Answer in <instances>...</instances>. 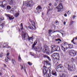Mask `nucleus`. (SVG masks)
<instances>
[{"label": "nucleus", "instance_id": "nucleus-1", "mask_svg": "<svg viewBox=\"0 0 77 77\" xmlns=\"http://www.w3.org/2000/svg\"><path fill=\"white\" fill-rule=\"evenodd\" d=\"M22 37L23 40H26V39L28 38V41L29 42L31 40L33 41V37L32 36L31 37H29L27 33L23 32L22 34Z\"/></svg>", "mask_w": 77, "mask_h": 77}, {"label": "nucleus", "instance_id": "nucleus-2", "mask_svg": "<svg viewBox=\"0 0 77 77\" xmlns=\"http://www.w3.org/2000/svg\"><path fill=\"white\" fill-rule=\"evenodd\" d=\"M43 73L44 75H46V76L47 77H50L51 73L50 72H48V69L44 68L43 69Z\"/></svg>", "mask_w": 77, "mask_h": 77}, {"label": "nucleus", "instance_id": "nucleus-3", "mask_svg": "<svg viewBox=\"0 0 77 77\" xmlns=\"http://www.w3.org/2000/svg\"><path fill=\"white\" fill-rule=\"evenodd\" d=\"M51 56L53 59L57 60L59 59V55L58 53H54L51 55Z\"/></svg>", "mask_w": 77, "mask_h": 77}, {"label": "nucleus", "instance_id": "nucleus-4", "mask_svg": "<svg viewBox=\"0 0 77 77\" xmlns=\"http://www.w3.org/2000/svg\"><path fill=\"white\" fill-rule=\"evenodd\" d=\"M51 48H52V50H54V51H59L60 50V47L58 46L52 45L51 46Z\"/></svg>", "mask_w": 77, "mask_h": 77}, {"label": "nucleus", "instance_id": "nucleus-5", "mask_svg": "<svg viewBox=\"0 0 77 77\" xmlns=\"http://www.w3.org/2000/svg\"><path fill=\"white\" fill-rule=\"evenodd\" d=\"M68 54L71 56H75L77 54V52L74 50H71L69 51Z\"/></svg>", "mask_w": 77, "mask_h": 77}, {"label": "nucleus", "instance_id": "nucleus-6", "mask_svg": "<svg viewBox=\"0 0 77 77\" xmlns=\"http://www.w3.org/2000/svg\"><path fill=\"white\" fill-rule=\"evenodd\" d=\"M56 8L57 9V12H59L63 9V6L62 4L60 3L58 6L56 7Z\"/></svg>", "mask_w": 77, "mask_h": 77}, {"label": "nucleus", "instance_id": "nucleus-7", "mask_svg": "<svg viewBox=\"0 0 77 77\" xmlns=\"http://www.w3.org/2000/svg\"><path fill=\"white\" fill-rule=\"evenodd\" d=\"M32 24V26L31 27L28 26L27 27H26V29H32V30H33L35 29L36 28H35V22L34 21H32L31 22Z\"/></svg>", "mask_w": 77, "mask_h": 77}, {"label": "nucleus", "instance_id": "nucleus-8", "mask_svg": "<svg viewBox=\"0 0 77 77\" xmlns=\"http://www.w3.org/2000/svg\"><path fill=\"white\" fill-rule=\"evenodd\" d=\"M48 47L47 46H45L44 48L43 49L42 51L43 53H46L47 54H49L50 53L48 52Z\"/></svg>", "mask_w": 77, "mask_h": 77}, {"label": "nucleus", "instance_id": "nucleus-9", "mask_svg": "<svg viewBox=\"0 0 77 77\" xmlns=\"http://www.w3.org/2000/svg\"><path fill=\"white\" fill-rule=\"evenodd\" d=\"M26 5L28 7H32V5H34V2L32 1H28Z\"/></svg>", "mask_w": 77, "mask_h": 77}, {"label": "nucleus", "instance_id": "nucleus-10", "mask_svg": "<svg viewBox=\"0 0 77 77\" xmlns=\"http://www.w3.org/2000/svg\"><path fill=\"white\" fill-rule=\"evenodd\" d=\"M8 2L11 5H13L15 3V1L14 0H8Z\"/></svg>", "mask_w": 77, "mask_h": 77}, {"label": "nucleus", "instance_id": "nucleus-11", "mask_svg": "<svg viewBox=\"0 0 77 77\" xmlns=\"http://www.w3.org/2000/svg\"><path fill=\"white\" fill-rule=\"evenodd\" d=\"M45 64H46V65H48L49 66V68H50L51 66V64L50 63V62L48 61H44Z\"/></svg>", "mask_w": 77, "mask_h": 77}, {"label": "nucleus", "instance_id": "nucleus-12", "mask_svg": "<svg viewBox=\"0 0 77 77\" xmlns=\"http://www.w3.org/2000/svg\"><path fill=\"white\" fill-rule=\"evenodd\" d=\"M61 47L62 48V49L63 51V52L64 53H66V49L65 48L63 47V45H61Z\"/></svg>", "mask_w": 77, "mask_h": 77}, {"label": "nucleus", "instance_id": "nucleus-13", "mask_svg": "<svg viewBox=\"0 0 77 77\" xmlns=\"http://www.w3.org/2000/svg\"><path fill=\"white\" fill-rule=\"evenodd\" d=\"M51 74L53 75H54V76H57V72L53 70L52 71Z\"/></svg>", "mask_w": 77, "mask_h": 77}, {"label": "nucleus", "instance_id": "nucleus-14", "mask_svg": "<svg viewBox=\"0 0 77 77\" xmlns=\"http://www.w3.org/2000/svg\"><path fill=\"white\" fill-rule=\"evenodd\" d=\"M60 77H66L65 75H64V73L62 72H60Z\"/></svg>", "mask_w": 77, "mask_h": 77}, {"label": "nucleus", "instance_id": "nucleus-15", "mask_svg": "<svg viewBox=\"0 0 77 77\" xmlns=\"http://www.w3.org/2000/svg\"><path fill=\"white\" fill-rule=\"evenodd\" d=\"M5 5H6V2H1V4H0V6L2 8H4L5 7Z\"/></svg>", "mask_w": 77, "mask_h": 77}, {"label": "nucleus", "instance_id": "nucleus-16", "mask_svg": "<svg viewBox=\"0 0 77 77\" xmlns=\"http://www.w3.org/2000/svg\"><path fill=\"white\" fill-rule=\"evenodd\" d=\"M37 43H38V42H37V40H35V42H34V44L32 46V49H33V48H34V47H35V46L36 45V44Z\"/></svg>", "mask_w": 77, "mask_h": 77}, {"label": "nucleus", "instance_id": "nucleus-17", "mask_svg": "<svg viewBox=\"0 0 77 77\" xmlns=\"http://www.w3.org/2000/svg\"><path fill=\"white\" fill-rule=\"evenodd\" d=\"M53 6L52 7H50L49 6H48V9L49 10V11H51L52 10H53Z\"/></svg>", "mask_w": 77, "mask_h": 77}, {"label": "nucleus", "instance_id": "nucleus-18", "mask_svg": "<svg viewBox=\"0 0 77 77\" xmlns=\"http://www.w3.org/2000/svg\"><path fill=\"white\" fill-rule=\"evenodd\" d=\"M74 69L73 68H68V70L69 71H72L74 70Z\"/></svg>", "mask_w": 77, "mask_h": 77}, {"label": "nucleus", "instance_id": "nucleus-19", "mask_svg": "<svg viewBox=\"0 0 77 77\" xmlns=\"http://www.w3.org/2000/svg\"><path fill=\"white\" fill-rule=\"evenodd\" d=\"M71 60L72 62H75V61H76L77 60V58L74 59V58H71Z\"/></svg>", "mask_w": 77, "mask_h": 77}, {"label": "nucleus", "instance_id": "nucleus-20", "mask_svg": "<svg viewBox=\"0 0 77 77\" xmlns=\"http://www.w3.org/2000/svg\"><path fill=\"white\" fill-rule=\"evenodd\" d=\"M8 17L9 19L10 20H14V17L12 18V17L9 16V15L8 14Z\"/></svg>", "mask_w": 77, "mask_h": 77}, {"label": "nucleus", "instance_id": "nucleus-21", "mask_svg": "<svg viewBox=\"0 0 77 77\" xmlns=\"http://www.w3.org/2000/svg\"><path fill=\"white\" fill-rule=\"evenodd\" d=\"M12 62L13 65H14L15 64V60L14 59H12Z\"/></svg>", "mask_w": 77, "mask_h": 77}, {"label": "nucleus", "instance_id": "nucleus-22", "mask_svg": "<svg viewBox=\"0 0 77 77\" xmlns=\"http://www.w3.org/2000/svg\"><path fill=\"white\" fill-rule=\"evenodd\" d=\"M20 15L19 13H17L15 14L14 16L15 17L17 18V17L18 16V15Z\"/></svg>", "mask_w": 77, "mask_h": 77}, {"label": "nucleus", "instance_id": "nucleus-23", "mask_svg": "<svg viewBox=\"0 0 77 77\" xmlns=\"http://www.w3.org/2000/svg\"><path fill=\"white\" fill-rule=\"evenodd\" d=\"M10 9H11V7L10 6L8 5L7 6V10H9Z\"/></svg>", "mask_w": 77, "mask_h": 77}, {"label": "nucleus", "instance_id": "nucleus-24", "mask_svg": "<svg viewBox=\"0 0 77 77\" xmlns=\"http://www.w3.org/2000/svg\"><path fill=\"white\" fill-rule=\"evenodd\" d=\"M55 24H56V25L57 26V25H59V22L57 20H56L55 22Z\"/></svg>", "mask_w": 77, "mask_h": 77}, {"label": "nucleus", "instance_id": "nucleus-25", "mask_svg": "<svg viewBox=\"0 0 77 77\" xmlns=\"http://www.w3.org/2000/svg\"><path fill=\"white\" fill-rule=\"evenodd\" d=\"M55 41H60L61 42L62 40L60 38H57L55 40Z\"/></svg>", "mask_w": 77, "mask_h": 77}, {"label": "nucleus", "instance_id": "nucleus-26", "mask_svg": "<svg viewBox=\"0 0 77 77\" xmlns=\"http://www.w3.org/2000/svg\"><path fill=\"white\" fill-rule=\"evenodd\" d=\"M34 49L35 50H36V51H38V49H39V47H35Z\"/></svg>", "mask_w": 77, "mask_h": 77}, {"label": "nucleus", "instance_id": "nucleus-27", "mask_svg": "<svg viewBox=\"0 0 77 77\" xmlns=\"http://www.w3.org/2000/svg\"><path fill=\"white\" fill-rule=\"evenodd\" d=\"M10 13L13 14L14 13V9L11 10L10 11Z\"/></svg>", "mask_w": 77, "mask_h": 77}, {"label": "nucleus", "instance_id": "nucleus-28", "mask_svg": "<svg viewBox=\"0 0 77 77\" xmlns=\"http://www.w3.org/2000/svg\"><path fill=\"white\" fill-rule=\"evenodd\" d=\"M3 20H4V18L3 17H2L0 18V21H3Z\"/></svg>", "mask_w": 77, "mask_h": 77}, {"label": "nucleus", "instance_id": "nucleus-29", "mask_svg": "<svg viewBox=\"0 0 77 77\" xmlns=\"http://www.w3.org/2000/svg\"><path fill=\"white\" fill-rule=\"evenodd\" d=\"M43 57L44 58H48V56L46 55H44Z\"/></svg>", "mask_w": 77, "mask_h": 77}, {"label": "nucleus", "instance_id": "nucleus-30", "mask_svg": "<svg viewBox=\"0 0 77 77\" xmlns=\"http://www.w3.org/2000/svg\"><path fill=\"white\" fill-rule=\"evenodd\" d=\"M36 9L37 10L36 11L38 12H39V10H38V9H39V6H38L36 8Z\"/></svg>", "mask_w": 77, "mask_h": 77}, {"label": "nucleus", "instance_id": "nucleus-31", "mask_svg": "<svg viewBox=\"0 0 77 77\" xmlns=\"http://www.w3.org/2000/svg\"><path fill=\"white\" fill-rule=\"evenodd\" d=\"M0 57L1 58H2V57H3V53H1L0 54Z\"/></svg>", "mask_w": 77, "mask_h": 77}, {"label": "nucleus", "instance_id": "nucleus-32", "mask_svg": "<svg viewBox=\"0 0 77 77\" xmlns=\"http://www.w3.org/2000/svg\"><path fill=\"white\" fill-rule=\"evenodd\" d=\"M71 11H69L67 12V14H68V15H69V14H71Z\"/></svg>", "mask_w": 77, "mask_h": 77}, {"label": "nucleus", "instance_id": "nucleus-33", "mask_svg": "<svg viewBox=\"0 0 77 77\" xmlns=\"http://www.w3.org/2000/svg\"><path fill=\"white\" fill-rule=\"evenodd\" d=\"M28 64L29 65H30V66H31V65H32V63H30V62H28Z\"/></svg>", "mask_w": 77, "mask_h": 77}, {"label": "nucleus", "instance_id": "nucleus-34", "mask_svg": "<svg viewBox=\"0 0 77 77\" xmlns=\"http://www.w3.org/2000/svg\"><path fill=\"white\" fill-rule=\"evenodd\" d=\"M74 39H75L74 38H73V39L72 40V41L71 42H73V44H75V43H74Z\"/></svg>", "mask_w": 77, "mask_h": 77}, {"label": "nucleus", "instance_id": "nucleus-35", "mask_svg": "<svg viewBox=\"0 0 77 77\" xmlns=\"http://www.w3.org/2000/svg\"><path fill=\"white\" fill-rule=\"evenodd\" d=\"M54 50L52 49V48L51 51V53H53V52H54Z\"/></svg>", "mask_w": 77, "mask_h": 77}, {"label": "nucleus", "instance_id": "nucleus-36", "mask_svg": "<svg viewBox=\"0 0 77 77\" xmlns=\"http://www.w3.org/2000/svg\"><path fill=\"white\" fill-rule=\"evenodd\" d=\"M49 6L51 7H53V6L52 5V4H49Z\"/></svg>", "mask_w": 77, "mask_h": 77}, {"label": "nucleus", "instance_id": "nucleus-37", "mask_svg": "<svg viewBox=\"0 0 77 77\" xmlns=\"http://www.w3.org/2000/svg\"><path fill=\"white\" fill-rule=\"evenodd\" d=\"M19 60L20 61H21V57H20V56L19 57Z\"/></svg>", "mask_w": 77, "mask_h": 77}, {"label": "nucleus", "instance_id": "nucleus-38", "mask_svg": "<svg viewBox=\"0 0 77 77\" xmlns=\"http://www.w3.org/2000/svg\"><path fill=\"white\" fill-rule=\"evenodd\" d=\"M0 26H2V27H3V26H5V24L3 23L1 25H0Z\"/></svg>", "mask_w": 77, "mask_h": 77}, {"label": "nucleus", "instance_id": "nucleus-39", "mask_svg": "<svg viewBox=\"0 0 77 77\" xmlns=\"http://www.w3.org/2000/svg\"><path fill=\"white\" fill-rule=\"evenodd\" d=\"M47 59H48L49 60V61H51V59H50V57H48Z\"/></svg>", "mask_w": 77, "mask_h": 77}, {"label": "nucleus", "instance_id": "nucleus-40", "mask_svg": "<svg viewBox=\"0 0 77 77\" xmlns=\"http://www.w3.org/2000/svg\"><path fill=\"white\" fill-rule=\"evenodd\" d=\"M74 23V21H72V22L70 23L72 25Z\"/></svg>", "mask_w": 77, "mask_h": 77}, {"label": "nucleus", "instance_id": "nucleus-41", "mask_svg": "<svg viewBox=\"0 0 77 77\" xmlns=\"http://www.w3.org/2000/svg\"><path fill=\"white\" fill-rule=\"evenodd\" d=\"M39 9H42V8L40 6H39Z\"/></svg>", "mask_w": 77, "mask_h": 77}, {"label": "nucleus", "instance_id": "nucleus-42", "mask_svg": "<svg viewBox=\"0 0 77 77\" xmlns=\"http://www.w3.org/2000/svg\"><path fill=\"white\" fill-rule=\"evenodd\" d=\"M54 5L55 6H57V3H56V2H55Z\"/></svg>", "mask_w": 77, "mask_h": 77}, {"label": "nucleus", "instance_id": "nucleus-43", "mask_svg": "<svg viewBox=\"0 0 77 77\" xmlns=\"http://www.w3.org/2000/svg\"><path fill=\"white\" fill-rule=\"evenodd\" d=\"M58 66H60V68H62L63 67L62 66H61V65H60Z\"/></svg>", "mask_w": 77, "mask_h": 77}, {"label": "nucleus", "instance_id": "nucleus-44", "mask_svg": "<svg viewBox=\"0 0 77 77\" xmlns=\"http://www.w3.org/2000/svg\"><path fill=\"white\" fill-rule=\"evenodd\" d=\"M52 31H51V30H49V33H51V32H52Z\"/></svg>", "mask_w": 77, "mask_h": 77}, {"label": "nucleus", "instance_id": "nucleus-45", "mask_svg": "<svg viewBox=\"0 0 77 77\" xmlns=\"http://www.w3.org/2000/svg\"><path fill=\"white\" fill-rule=\"evenodd\" d=\"M5 61L7 62H8V59H7V58H6L5 59Z\"/></svg>", "mask_w": 77, "mask_h": 77}, {"label": "nucleus", "instance_id": "nucleus-46", "mask_svg": "<svg viewBox=\"0 0 77 77\" xmlns=\"http://www.w3.org/2000/svg\"><path fill=\"white\" fill-rule=\"evenodd\" d=\"M57 37H58V38H60V35H59V34H57Z\"/></svg>", "mask_w": 77, "mask_h": 77}, {"label": "nucleus", "instance_id": "nucleus-47", "mask_svg": "<svg viewBox=\"0 0 77 77\" xmlns=\"http://www.w3.org/2000/svg\"><path fill=\"white\" fill-rule=\"evenodd\" d=\"M63 24L64 25H66V22L64 21L63 22Z\"/></svg>", "mask_w": 77, "mask_h": 77}, {"label": "nucleus", "instance_id": "nucleus-48", "mask_svg": "<svg viewBox=\"0 0 77 77\" xmlns=\"http://www.w3.org/2000/svg\"><path fill=\"white\" fill-rule=\"evenodd\" d=\"M64 15L65 17H67V14H64Z\"/></svg>", "mask_w": 77, "mask_h": 77}, {"label": "nucleus", "instance_id": "nucleus-49", "mask_svg": "<svg viewBox=\"0 0 77 77\" xmlns=\"http://www.w3.org/2000/svg\"><path fill=\"white\" fill-rule=\"evenodd\" d=\"M9 55V53H8L7 54V56H8Z\"/></svg>", "mask_w": 77, "mask_h": 77}, {"label": "nucleus", "instance_id": "nucleus-50", "mask_svg": "<svg viewBox=\"0 0 77 77\" xmlns=\"http://www.w3.org/2000/svg\"><path fill=\"white\" fill-rule=\"evenodd\" d=\"M74 39H77V37H76L75 38H74Z\"/></svg>", "mask_w": 77, "mask_h": 77}, {"label": "nucleus", "instance_id": "nucleus-51", "mask_svg": "<svg viewBox=\"0 0 77 77\" xmlns=\"http://www.w3.org/2000/svg\"><path fill=\"white\" fill-rule=\"evenodd\" d=\"M21 30H23V26H21Z\"/></svg>", "mask_w": 77, "mask_h": 77}, {"label": "nucleus", "instance_id": "nucleus-52", "mask_svg": "<svg viewBox=\"0 0 77 77\" xmlns=\"http://www.w3.org/2000/svg\"><path fill=\"white\" fill-rule=\"evenodd\" d=\"M75 16H74V15L73 16V18H75Z\"/></svg>", "mask_w": 77, "mask_h": 77}, {"label": "nucleus", "instance_id": "nucleus-53", "mask_svg": "<svg viewBox=\"0 0 77 77\" xmlns=\"http://www.w3.org/2000/svg\"><path fill=\"white\" fill-rule=\"evenodd\" d=\"M21 27H23V23H21Z\"/></svg>", "mask_w": 77, "mask_h": 77}, {"label": "nucleus", "instance_id": "nucleus-54", "mask_svg": "<svg viewBox=\"0 0 77 77\" xmlns=\"http://www.w3.org/2000/svg\"><path fill=\"white\" fill-rule=\"evenodd\" d=\"M4 66L5 67H6V64H4Z\"/></svg>", "mask_w": 77, "mask_h": 77}, {"label": "nucleus", "instance_id": "nucleus-55", "mask_svg": "<svg viewBox=\"0 0 77 77\" xmlns=\"http://www.w3.org/2000/svg\"><path fill=\"white\" fill-rule=\"evenodd\" d=\"M7 58L8 59V60H10V58L8 57H7Z\"/></svg>", "mask_w": 77, "mask_h": 77}, {"label": "nucleus", "instance_id": "nucleus-56", "mask_svg": "<svg viewBox=\"0 0 77 77\" xmlns=\"http://www.w3.org/2000/svg\"><path fill=\"white\" fill-rule=\"evenodd\" d=\"M61 33L62 35L63 36V33H62L61 32H60Z\"/></svg>", "mask_w": 77, "mask_h": 77}, {"label": "nucleus", "instance_id": "nucleus-57", "mask_svg": "<svg viewBox=\"0 0 77 77\" xmlns=\"http://www.w3.org/2000/svg\"><path fill=\"white\" fill-rule=\"evenodd\" d=\"M40 47H41V44H40Z\"/></svg>", "mask_w": 77, "mask_h": 77}, {"label": "nucleus", "instance_id": "nucleus-58", "mask_svg": "<svg viewBox=\"0 0 77 77\" xmlns=\"http://www.w3.org/2000/svg\"><path fill=\"white\" fill-rule=\"evenodd\" d=\"M24 71L25 72H26V70H25V69H24Z\"/></svg>", "mask_w": 77, "mask_h": 77}, {"label": "nucleus", "instance_id": "nucleus-59", "mask_svg": "<svg viewBox=\"0 0 77 77\" xmlns=\"http://www.w3.org/2000/svg\"><path fill=\"white\" fill-rule=\"evenodd\" d=\"M2 2V1H0V5H1L2 4V2Z\"/></svg>", "mask_w": 77, "mask_h": 77}, {"label": "nucleus", "instance_id": "nucleus-60", "mask_svg": "<svg viewBox=\"0 0 77 77\" xmlns=\"http://www.w3.org/2000/svg\"><path fill=\"white\" fill-rule=\"evenodd\" d=\"M2 72H0V75H2Z\"/></svg>", "mask_w": 77, "mask_h": 77}, {"label": "nucleus", "instance_id": "nucleus-61", "mask_svg": "<svg viewBox=\"0 0 77 77\" xmlns=\"http://www.w3.org/2000/svg\"><path fill=\"white\" fill-rule=\"evenodd\" d=\"M59 32V31H57H57H54V32Z\"/></svg>", "mask_w": 77, "mask_h": 77}, {"label": "nucleus", "instance_id": "nucleus-62", "mask_svg": "<svg viewBox=\"0 0 77 77\" xmlns=\"http://www.w3.org/2000/svg\"><path fill=\"white\" fill-rule=\"evenodd\" d=\"M58 68H56V70H57V69H58Z\"/></svg>", "mask_w": 77, "mask_h": 77}, {"label": "nucleus", "instance_id": "nucleus-63", "mask_svg": "<svg viewBox=\"0 0 77 77\" xmlns=\"http://www.w3.org/2000/svg\"><path fill=\"white\" fill-rule=\"evenodd\" d=\"M19 32H20V31H21V30H20V29H19Z\"/></svg>", "mask_w": 77, "mask_h": 77}, {"label": "nucleus", "instance_id": "nucleus-64", "mask_svg": "<svg viewBox=\"0 0 77 77\" xmlns=\"http://www.w3.org/2000/svg\"><path fill=\"white\" fill-rule=\"evenodd\" d=\"M11 77H15V76H12Z\"/></svg>", "mask_w": 77, "mask_h": 77}]
</instances>
